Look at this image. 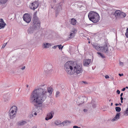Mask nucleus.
<instances>
[{
    "mask_svg": "<svg viewBox=\"0 0 128 128\" xmlns=\"http://www.w3.org/2000/svg\"><path fill=\"white\" fill-rule=\"evenodd\" d=\"M111 106H112V105H113V103H111Z\"/></svg>",
    "mask_w": 128,
    "mask_h": 128,
    "instance_id": "6e6d98bb",
    "label": "nucleus"
},
{
    "mask_svg": "<svg viewBox=\"0 0 128 128\" xmlns=\"http://www.w3.org/2000/svg\"><path fill=\"white\" fill-rule=\"evenodd\" d=\"M16 113H14L12 114H9V115L10 116V118L11 119H12L15 117Z\"/></svg>",
    "mask_w": 128,
    "mask_h": 128,
    "instance_id": "5701e85b",
    "label": "nucleus"
},
{
    "mask_svg": "<svg viewBox=\"0 0 128 128\" xmlns=\"http://www.w3.org/2000/svg\"><path fill=\"white\" fill-rule=\"evenodd\" d=\"M37 12L36 11L34 14L33 17L32 22L33 26H30L27 30L28 33L29 34L33 33L35 30L40 28V22L37 16Z\"/></svg>",
    "mask_w": 128,
    "mask_h": 128,
    "instance_id": "7ed1b4c3",
    "label": "nucleus"
},
{
    "mask_svg": "<svg viewBox=\"0 0 128 128\" xmlns=\"http://www.w3.org/2000/svg\"><path fill=\"white\" fill-rule=\"evenodd\" d=\"M7 43H4V44L2 46V48H4V47H5V46H6V45Z\"/></svg>",
    "mask_w": 128,
    "mask_h": 128,
    "instance_id": "72a5a7b5",
    "label": "nucleus"
},
{
    "mask_svg": "<svg viewBox=\"0 0 128 128\" xmlns=\"http://www.w3.org/2000/svg\"><path fill=\"white\" fill-rule=\"evenodd\" d=\"M10 110L11 111V112H10L9 114H14L15 112H14L13 110Z\"/></svg>",
    "mask_w": 128,
    "mask_h": 128,
    "instance_id": "c9c22d12",
    "label": "nucleus"
},
{
    "mask_svg": "<svg viewBox=\"0 0 128 128\" xmlns=\"http://www.w3.org/2000/svg\"><path fill=\"white\" fill-rule=\"evenodd\" d=\"M77 21L74 18H72L71 20V24L75 26L76 24Z\"/></svg>",
    "mask_w": 128,
    "mask_h": 128,
    "instance_id": "dca6fc26",
    "label": "nucleus"
},
{
    "mask_svg": "<svg viewBox=\"0 0 128 128\" xmlns=\"http://www.w3.org/2000/svg\"><path fill=\"white\" fill-rule=\"evenodd\" d=\"M88 43H90V41H89L88 42Z\"/></svg>",
    "mask_w": 128,
    "mask_h": 128,
    "instance_id": "bf43d9fd",
    "label": "nucleus"
},
{
    "mask_svg": "<svg viewBox=\"0 0 128 128\" xmlns=\"http://www.w3.org/2000/svg\"><path fill=\"white\" fill-rule=\"evenodd\" d=\"M58 47V45L54 46L52 47L53 48L56 49L57 47Z\"/></svg>",
    "mask_w": 128,
    "mask_h": 128,
    "instance_id": "58836bf2",
    "label": "nucleus"
},
{
    "mask_svg": "<svg viewBox=\"0 0 128 128\" xmlns=\"http://www.w3.org/2000/svg\"><path fill=\"white\" fill-rule=\"evenodd\" d=\"M76 32H77L76 30V29H75L74 30L72 31V33H73V34H75V33Z\"/></svg>",
    "mask_w": 128,
    "mask_h": 128,
    "instance_id": "473e14b6",
    "label": "nucleus"
},
{
    "mask_svg": "<svg viewBox=\"0 0 128 128\" xmlns=\"http://www.w3.org/2000/svg\"><path fill=\"white\" fill-rule=\"evenodd\" d=\"M120 99L121 100H123V98L122 96L120 97Z\"/></svg>",
    "mask_w": 128,
    "mask_h": 128,
    "instance_id": "de8ad7c7",
    "label": "nucleus"
},
{
    "mask_svg": "<svg viewBox=\"0 0 128 128\" xmlns=\"http://www.w3.org/2000/svg\"><path fill=\"white\" fill-rule=\"evenodd\" d=\"M125 34L126 37L128 38V28L126 29V31Z\"/></svg>",
    "mask_w": 128,
    "mask_h": 128,
    "instance_id": "c756f323",
    "label": "nucleus"
},
{
    "mask_svg": "<svg viewBox=\"0 0 128 128\" xmlns=\"http://www.w3.org/2000/svg\"><path fill=\"white\" fill-rule=\"evenodd\" d=\"M116 92L118 94H119L120 93V91L119 90H117L116 91Z\"/></svg>",
    "mask_w": 128,
    "mask_h": 128,
    "instance_id": "e433bc0d",
    "label": "nucleus"
},
{
    "mask_svg": "<svg viewBox=\"0 0 128 128\" xmlns=\"http://www.w3.org/2000/svg\"><path fill=\"white\" fill-rule=\"evenodd\" d=\"M39 6V3L38 2L35 1L33 3L30 4V8L34 10L37 8Z\"/></svg>",
    "mask_w": 128,
    "mask_h": 128,
    "instance_id": "6e6552de",
    "label": "nucleus"
},
{
    "mask_svg": "<svg viewBox=\"0 0 128 128\" xmlns=\"http://www.w3.org/2000/svg\"><path fill=\"white\" fill-rule=\"evenodd\" d=\"M125 88H126L127 89H128V86H126Z\"/></svg>",
    "mask_w": 128,
    "mask_h": 128,
    "instance_id": "5fc2aeb1",
    "label": "nucleus"
},
{
    "mask_svg": "<svg viewBox=\"0 0 128 128\" xmlns=\"http://www.w3.org/2000/svg\"><path fill=\"white\" fill-rule=\"evenodd\" d=\"M100 52H102L107 53L108 52V48L106 44L103 46H101Z\"/></svg>",
    "mask_w": 128,
    "mask_h": 128,
    "instance_id": "1a4fd4ad",
    "label": "nucleus"
},
{
    "mask_svg": "<svg viewBox=\"0 0 128 128\" xmlns=\"http://www.w3.org/2000/svg\"><path fill=\"white\" fill-rule=\"evenodd\" d=\"M73 64H74V63ZM65 69L67 73L70 74H73L74 72L78 74L82 72V66L81 64H76V65L69 62H66L64 66Z\"/></svg>",
    "mask_w": 128,
    "mask_h": 128,
    "instance_id": "f03ea898",
    "label": "nucleus"
},
{
    "mask_svg": "<svg viewBox=\"0 0 128 128\" xmlns=\"http://www.w3.org/2000/svg\"><path fill=\"white\" fill-rule=\"evenodd\" d=\"M62 46V45L60 44V45H58V48L59 49H62L64 46H62L61 47V46Z\"/></svg>",
    "mask_w": 128,
    "mask_h": 128,
    "instance_id": "7c9ffc66",
    "label": "nucleus"
},
{
    "mask_svg": "<svg viewBox=\"0 0 128 128\" xmlns=\"http://www.w3.org/2000/svg\"><path fill=\"white\" fill-rule=\"evenodd\" d=\"M32 128H36L35 127H33Z\"/></svg>",
    "mask_w": 128,
    "mask_h": 128,
    "instance_id": "13d9d810",
    "label": "nucleus"
},
{
    "mask_svg": "<svg viewBox=\"0 0 128 128\" xmlns=\"http://www.w3.org/2000/svg\"><path fill=\"white\" fill-rule=\"evenodd\" d=\"M23 18L24 20L27 23H29L31 21V17L30 15L28 14H24Z\"/></svg>",
    "mask_w": 128,
    "mask_h": 128,
    "instance_id": "0eeeda50",
    "label": "nucleus"
},
{
    "mask_svg": "<svg viewBox=\"0 0 128 128\" xmlns=\"http://www.w3.org/2000/svg\"><path fill=\"white\" fill-rule=\"evenodd\" d=\"M123 95V93H121L120 95V97L122 96Z\"/></svg>",
    "mask_w": 128,
    "mask_h": 128,
    "instance_id": "09e8293b",
    "label": "nucleus"
},
{
    "mask_svg": "<svg viewBox=\"0 0 128 128\" xmlns=\"http://www.w3.org/2000/svg\"><path fill=\"white\" fill-rule=\"evenodd\" d=\"M82 83H84L85 84H88V83L86 81H82Z\"/></svg>",
    "mask_w": 128,
    "mask_h": 128,
    "instance_id": "4c0bfd02",
    "label": "nucleus"
},
{
    "mask_svg": "<svg viewBox=\"0 0 128 128\" xmlns=\"http://www.w3.org/2000/svg\"><path fill=\"white\" fill-rule=\"evenodd\" d=\"M118 75L120 76H122L123 75V74H119Z\"/></svg>",
    "mask_w": 128,
    "mask_h": 128,
    "instance_id": "79ce46f5",
    "label": "nucleus"
},
{
    "mask_svg": "<svg viewBox=\"0 0 128 128\" xmlns=\"http://www.w3.org/2000/svg\"><path fill=\"white\" fill-rule=\"evenodd\" d=\"M126 89V88H123L122 90V91H124Z\"/></svg>",
    "mask_w": 128,
    "mask_h": 128,
    "instance_id": "c03bdc74",
    "label": "nucleus"
},
{
    "mask_svg": "<svg viewBox=\"0 0 128 128\" xmlns=\"http://www.w3.org/2000/svg\"><path fill=\"white\" fill-rule=\"evenodd\" d=\"M52 8H53V7H52Z\"/></svg>",
    "mask_w": 128,
    "mask_h": 128,
    "instance_id": "0e129e2a",
    "label": "nucleus"
},
{
    "mask_svg": "<svg viewBox=\"0 0 128 128\" xmlns=\"http://www.w3.org/2000/svg\"><path fill=\"white\" fill-rule=\"evenodd\" d=\"M27 122L24 120H20L18 122L17 124L18 126H24L26 124Z\"/></svg>",
    "mask_w": 128,
    "mask_h": 128,
    "instance_id": "ddd939ff",
    "label": "nucleus"
},
{
    "mask_svg": "<svg viewBox=\"0 0 128 128\" xmlns=\"http://www.w3.org/2000/svg\"><path fill=\"white\" fill-rule=\"evenodd\" d=\"M74 34H73V33H72L71 32V33L70 34V37H69V38H72L74 37Z\"/></svg>",
    "mask_w": 128,
    "mask_h": 128,
    "instance_id": "bb28decb",
    "label": "nucleus"
},
{
    "mask_svg": "<svg viewBox=\"0 0 128 128\" xmlns=\"http://www.w3.org/2000/svg\"><path fill=\"white\" fill-rule=\"evenodd\" d=\"M88 16L90 20L94 23H96L100 20V16L97 13L94 12H90Z\"/></svg>",
    "mask_w": 128,
    "mask_h": 128,
    "instance_id": "20e7f679",
    "label": "nucleus"
},
{
    "mask_svg": "<svg viewBox=\"0 0 128 128\" xmlns=\"http://www.w3.org/2000/svg\"><path fill=\"white\" fill-rule=\"evenodd\" d=\"M53 91V89L46 85H40L32 92L30 98V102L36 107H40L46 100L48 94L50 95Z\"/></svg>",
    "mask_w": 128,
    "mask_h": 128,
    "instance_id": "f257e3e1",
    "label": "nucleus"
},
{
    "mask_svg": "<svg viewBox=\"0 0 128 128\" xmlns=\"http://www.w3.org/2000/svg\"><path fill=\"white\" fill-rule=\"evenodd\" d=\"M37 113L36 112V110H35V111L34 110H33L32 112V114L31 116H30V118H31L32 117H36V116L37 115Z\"/></svg>",
    "mask_w": 128,
    "mask_h": 128,
    "instance_id": "a211bd4d",
    "label": "nucleus"
},
{
    "mask_svg": "<svg viewBox=\"0 0 128 128\" xmlns=\"http://www.w3.org/2000/svg\"><path fill=\"white\" fill-rule=\"evenodd\" d=\"M92 107L93 108H95L96 107V105L95 104H92Z\"/></svg>",
    "mask_w": 128,
    "mask_h": 128,
    "instance_id": "ea45409f",
    "label": "nucleus"
},
{
    "mask_svg": "<svg viewBox=\"0 0 128 128\" xmlns=\"http://www.w3.org/2000/svg\"><path fill=\"white\" fill-rule=\"evenodd\" d=\"M110 100H109V102H110Z\"/></svg>",
    "mask_w": 128,
    "mask_h": 128,
    "instance_id": "680f3d73",
    "label": "nucleus"
},
{
    "mask_svg": "<svg viewBox=\"0 0 128 128\" xmlns=\"http://www.w3.org/2000/svg\"><path fill=\"white\" fill-rule=\"evenodd\" d=\"M8 0H0V3L1 4H3L5 3Z\"/></svg>",
    "mask_w": 128,
    "mask_h": 128,
    "instance_id": "a878e982",
    "label": "nucleus"
},
{
    "mask_svg": "<svg viewBox=\"0 0 128 128\" xmlns=\"http://www.w3.org/2000/svg\"><path fill=\"white\" fill-rule=\"evenodd\" d=\"M42 111V110L40 108H37V110L36 111V112H37V114H39L40 112H41Z\"/></svg>",
    "mask_w": 128,
    "mask_h": 128,
    "instance_id": "cd10ccee",
    "label": "nucleus"
},
{
    "mask_svg": "<svg viewBox=\"0 0 128 128\" xmlns=\"http://www.w3.org/2000/svg\"><path fill=\"white\" fill-rule=\"evenodd\" d=\"M119 64L120 66H123L124 65V63L123 62H121L120 61Z\"/></svg>",
    "mask_w": 128,
    "mask_h": 128,
    "instance_id": "2f4dec72",
    "label": "nucleus"
},
{
    "mask_svg": "<svg viewBox=\"0 0 128 128\" xmlns=\"http://www.w3.org/2000/svg\"><path fill=\"white\" fill-rule=\"evenodd\" d=\"M25 68V66H24L21 69L22 70H23Z\"/></svg>",
    "mask_w": 128,
    "mask_h": 128,
    "instance_id": "37998d69",
    "label": "nucleus"
},
{
    "mask_svg": "<svg viewBox=\"0 0 128 128\" xmlns=\"http://www.w3.org/2000/svg\"><path fill=\"white\" fill-rule=\"evenodd\" d=\"M115 110L116 112H119L121 110V108L119 107H116L115 108Z\"/></svg>",
    "mask_w": 128,
    "mask_h": 128,
    "instance_id": "393cba45",
    "label": "nucleus"
},
{
    "mask_svg": "<svg viewBox=\"0 0 128 128\" xmlns=\"http://www.w3.org/2000/svg\"><path fill=\"white\" fill-rule=\"evenodd\" d=\"M93 47L98 51L100 52L101 46L98 44L96 43L94 44H92Z\"/></svg>",
    "mask_w": 128,
    "mask_h": 128,
    "instance_id": "9b49d317",
    "label": "nucleus"
},
{
    "mask_svg": "<svg viewBox=\"0 0 128 128\" xmlns=\"http://www.w3.org/2000/svg\"><path fill=\"white\" fill-rule=\"evenodd\" d=\"M121 103H123V100H121Z\"/></svg>",
    "mask_w": 128,
    "mask_h": 128,
    "instance_id": "3c124183",
    "label": "nucleus"
},
{
    "mask_svg": "<svg viewBox=\"0 0 128 128\" xmlns=\"http://www.w3.org/2000/svg\"><path fill=\"white\" fill-rule=\"evenodd\" d=\"M119 105H122L120 103L119 104H118Z\"/></svg>",
    "mask_w": 128,
    "mask_h": 128,
    "instance_id": "4d7b16f0",
    "label": "nucleus"
},
{
    "mask_svg": "<svg viewBox=\"0 0 128 128\" xmlns=\"http://www.w3.org/2000/svg\"><path fill=\"white\" fill-rule=\"evenodd\" d=\"M97 53L98 55H100V56L102 58H106L105 56H104V54H102L100 52H97Z\"/></svg>",
    "mask_w": 128,
    "mask_h": 128,
    "instance_id": "b1692460",
    "label": "nucleus"
},
{
    "mask_svg": "<svg viewBox=\"0 0 128 128\" xmlns=\"http://www.w3.org/2000/svg\"><path fill=\"white\" fill-rule=\"evenodd\" d=\"M120 113H118L116 114L115 117L112 120V122H114L115 121L117 120H118L120 118Z\"/></svg>",
    "mask_w": 128,
    "mask_h": 128,
    "instance_id": "4468645a",
    "label": "nucleus"
},
{
    "mask_svg": "<svg viewBox=\"0 0 128 128\" xmlns=\"http://www.w3.org/2000/svg\"><path fill=\"white\" fill-rule=\"evenodd\" d=\"M26 86L27 88L28 87V85H26Z\"/></svg>",
    "mask_w": 128,
    "mask_h": 128,
    "instance_id": "864d4df0",
    "label": "nucleus"
},
{
    "mask_svg": "<svg viewBox=\"0 0 128 128\" xmlns=\"http://www.w3.org/2000/svg\"><path fill=\"white\" fill-rule=\"evenodd\" d=\"M9 100L8 98H6L4 99V102H7Z\"/></svg>",
    "mask_w": 128,
    "mask_h": 128,
    "instance_id": "f704fd0d",
    "label": "nucleus"
},
{
    "mask_svg": "<svg viewBox=\"0 0 128 128\" xmlns=\"http://www.w3.org/2000/svg\"><path fill=\"white\" fill-rule=\"evenodd\" d=\"M60 92H58L57 91L56 92V97H58L60 96Z\"/></svg>",
    "mask_w": 128,
    "mask_h": 128,
    "instance_id": "c85d7f7f",
    "label": "nucleus"
},
{
    "mask_svg": "<svg viewBox=\"0 0 128 128\" xmlns=\"http://www.w3.org/2000/svg\"><path fill=\"white\" fill-rule=\"evenodd\" d=\"M109 78V76L108 75H106L105 76V78Z\"/></svg>",
    "mask_w": 128,
    "mask_h": 128,
    "instance_id": "a19ab883",
    "label": "nucleus"
},
{
    "mask_svg": "<svg viewBox=\"0 0 128 128\" xmlns=\"http://www.w3.org/2000/svg\"><path fill=\"white\" fill-rule=\"evenodd\" d=\"M116 106H117L119 105V104H115Z\"/></svg>",
    "mask_w": 128,
    "mask_h": 128,
    "instance_id": "8fccbe9b",
    "label": "nucleus"
},
{
    "mask_svg": "<svg viewBox=\"0 0 128 128\" xmlns=\"http://www.w3.org/2000/svg\"><path fill=\"white\" fill-rule=\"evenodd\" d=\"M61 6L60 5H58L56 7V14H58V11H60L61 9Z\"/></svg>",
    "mask_w": 128,
    "mask_h": 128,
    "instance_id": "aec40b11",
    "label": "nucleus"
},
{
    "mask_svg": "<svg viewBox=\"0 0 128 128\" xmlns=\"http://www.w3.org/2000/svg\"><path fill=\"white\" fill-rule=\"evenodd\" d=\"M70 123V122L69 121L66 120L63 122L62 124L63 126H66L69 125Z\"/></svg>",
    "mask_w": 128,
    "mask_h": 128,
    "instance_id": "f3484780",
    "label": "nucleus"
},
{
    "mask_svg": "<svg viewBox=\"0 0 128 128\" xmlns=\"http://www.w3.org/2000/svg\"><path fill=\"white\" fill-rule=\"evenodd\" d=\"M78 128V126H74L73 127V128Z\"/></svg>",
    "mask_w": 128,
    "mask_h": 128,
    "instance_id": "a18cd8bd",
    "label": "nucleus"
},
{
    "mask_svg": "<svg viewBox=\"0 0 128 128\" xmlns=\"http://www.w3.org/2000/svg\"><path fill=\"white\" fill-rule=\"evenodd\" d=\"M6 24L4 21L2 19H0V29L3 28L4 27Z\"/></svg>",
    "mask_w": 128,
    "mask_h": 128,
    "instance_id": "f8f14e48",
    "label": "nucleus"
},
{
    "mask_svg": "<svg viewBox=\"0 0 128 128\" xmlns=\"http://www.w3.org/2000/svg\"><path fill=\"white\" fill-rule=\"evenodd\" d=\"M90 59H86L85 60L83 63V65L84 66H86L88 65L90 62Z\"/></svg>",
    "mask_w": 128,
    "mask_h": 128,
    "instance_id": "2eb2a0df",
    "label": "nucleus"
},
{
    "mask_svg": "<svg viewBox=\"0 0 128 128\" xmlns=\"http://www.w3.org/2000/svg\"><path fill=\"white\" fill-rule=\"evenodd\" d=\"M80 128V127H78V128Z\"/></svg>",
    "mask_w": 128,
    "mask_h": 128,
    "instance_id": "e2e57ef3",
    "label": "nucleus"
},
{
    "mask_svg": "<svg viewBox=\"0 0 128 128\" xmlns=\"http://www.w3.org/2000/svg\"><path fill=\"white\" fill-rule=\"evenodd\" d=\"M13 110L14 112V113H16V112L17 111V107L15 106H14L11 107L10 109V111L11 110Z\"/></svg>",
    "mask_w": 128,
    "mask_h": 128,
    "instance_id": "412c9836",
    "label": "nucleus"
},
{
    "mask_svg": "<svg viewBox=\"0 0 128 128\" xmlns=\"http://www.w3.org/2000/svg\"><path fill=\"white\" fill-rule=\"evenodd\" d=\"M114 15L116 18H124L126 16V14L122 12L120 10H116L114 13Z\"/></svg>",
    "mask_w": 128,
    "mask_h": 128,
    "instance_id": "39448f33",
    "label": "nucleus"
},
{
    "mask_svg": "<svg viewBox=\"0 0 128 128\" xmlns=\"http://www.w3.org/2000/svg\"><path fill=\"white\" fill-rule=\"evenodd\" d=\"M86 98L82 96H80L76 98V102L77 104L80 105L83 104L84 101V100Z\"/></svg>",
    "mask_w": 128,
    "mask_h": 128,
    "instance_id": "423d86ee",
    "label": "nucleus"
},
{
    "mask_svg": "<svg viewBox=\"0 0 128 128\" xmlns=\"http://www.w3.org/2000/svg\"><path fill=\"white\" fill-rule=\"evenodd\" d=\"M50 46V44L46 43V44L43 43L42 46L44 48H49Z\"/></svg>",
    "mask_w": 128,
    "mask_h": 128,
    "instance_id": "6ab92c4d",
    "label": "nucleus"
},
{
    "mask_svg": "<svg viewBox=\"0 0 128 128\" xmlns=\"http://www.w3.org/2000/svg\"><path fill=\"white\" fill-rule=\"evenodd\" d=\"M126 99V98H124V100H125V99Z\"/></svg>",
    "mask_w": 128,
    "mask_h": 128,
    "instance_id": "052dcab7",
    "label": "nucleus"
},
{
    "mask_svg": "<svg viewBox=\"0 0 128 128\" xmlns=\"http://www.w3.org/2000/svg\"><path fill=\"white\" fill-rule=\"evenodd\" d=\"M84 111L85 112H86L87 111V110H86L85 109H84Z\"/></svg>",
    "mask_w": 128,
    "mask_h": 128,
    "instance_id": "49530a36",
    "label": "nucleus"
},
{
    "mask_svg": "<svg viewBox=\"0 0 128 128\" xmlns=\"http://www.w3.org/2000/svg\"><path fill=\"white\" fill-rule=\"evenodd\" d=\"M54 114V112H51L50 113L48 114L47 116L45 118V120H48L50 119H52Z\"/></svg>",
    "mask_w": 128,
    "mask_h": 128,
    "instance_id": "9d476101",
    "label": "nucleus"
},
{
    "mask_svg": "<svg viewBox=\"0 0 128 128\" xmlns=\"http://www.w3.org/2000/svg\"><path fill=\"white\" fill-rule=\"evenodd\" d=\"M54 124L58 126L60 124H61L62 123L61 122L60 120H56L55 121Z\"/></svg>",
    "mask_w": 128,
    "mask_h": 128,
    "instance_id": "4be33fe9",
    "label": "nucleus"
},
{
    "mask_svg": "<svg viewBox=\"0 0 128 128\" xmlns=\"http://www.w3.org/2000/svg\"><path fill=\"white\" fill-rule=\"evenodd\" d=\"M54 2H56V0H54Z\"/></svg>",
    "mask_w": 128,
    "mask_h": 128,
    "instance_id": "603ef678",
    "label": "nucleus"
}]
</instances>
